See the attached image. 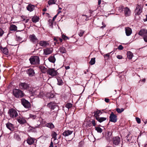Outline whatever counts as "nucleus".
Here are the masks:
<instances>
[{
	"instance_id": "obj_1",
	"label": "nucleus",
	"mask_w": 147,
	"mask_h": 147,
	"mask_svg": "<svg viewBox=\"0 0 147 147\" xmlns=\"http://www.w3.org/2000/svg\"><path fill=\"white\" fill-rule=\"evenodd\" d=\"M47 106L51 109L49 114L51 115L53 117L56 118L57 116L59 110L58 107L55 103L52 102L48 103Z\"/></svg>"
},
{
	"instance_id": "obj_2",
	"label": "nucleus",
	"mask_w": 147,
	"mask_h": 147,
	"mask_svg": "<svg viewBox=\"0 0 147 147\" xmlns=\"http://www.w3.org/2000/svg\"><path fill=\"white\" fill-rule=\"evenodd\" d=\"M29 60L32 65H38L40 63L39 58L37 56H31Z\"/></svg>"
},
{
	"instance_id": "obj_3",
	"label": "nucleus",
	"mask_w": 147,
	"mask_h": 147,
	"mask_svg": "<svg viewBox=\"0 0 147 147\" xmlns=\"http://www.w3.org/2000/svg\"><path fill=\"white\" fill-rule=\"evenodd\" d=\"M13 93L14 96L16 98H18L23 97L24 95V93L22 91L17 89H13Z\"/></svg>"
},
{
	"instance_id": "obj_4",
	"label": "nucleus",
	"mask_w": 147,
	"mask_h": 147,
	"mask_svg": "<svg viewBox=\"0 0 147 147\" xmlns=\"http://www.w3.org/2000/svg\"><path fill=\"white\" fill-rule=\"evenodd\" d=\"M8 113L10 117L12 118H14L17 117L18 115V114L17 111L13 108L9 110Z\"/></svg>"
},
{
	"instance_id": "obj_5",
	"label": "nucleus",
	"mask_w": 147,
	"mask_h": 147,
	"mask_svg": "<svg viewBox=\"0 0 147 147\" xmlns=\"http://www.w3.org/2000/svg\"><path fill=\"white\" fill-rule=\"evenodd\" d=\"M47 74L53 77L56 76L58 74L57 71L54 68H49L47 70Z\"/></svg>"
},
{
	"instance_id": "obj_6",
	"label": "nucleus",
	"mask_w": 147,
	"mask_h": 147,
	"mask_svg": "<svg viewBox=\"0 0 147 147\" xmlns=\"http://www.w3.org/2000/svg\"><path fill=\"white\" fill-rule=\"evenodd\" d=\"M21 102L22 105L26 109H29L31 108V104L30 103L24 98L21 99Z\"/></svg>"
},
{
	"instance_id": "obj_7",
	"label": "nucleus",
	"mask_w": 147,
	"mask_h": 147,
	"mask_svg": "<svg viewBox=\"0 0 147 147\" xmlns=\"http://www.w3.org/2000/svg\"><path fill=\"white\" fill-rule=\"evenodd\" d=\"M109 121L113 123H115L117 120V116L113 112H112L110 114L109 117Z\"/></svg>"
},
{
	"instance_id": "obj_8",
	"label": "nucleus",
	"mask_w": 147,
	"mask_h": 147,
	"mask_svg": "<svg viewBox=\"0 0 147 147\" xmlns=\"http://www.w3.org/2000/svg\"><path fill=\"white\" fill-rule=\"evenodd\" d=\"M19 85L20 88L22 90H27L29 87V85L25 83H20Z\"/></svg>"
},
{
	"instance_id": "obj_9",
	"label": "nucleus",
	"mask_w": 147,
	"mask_h": 147,
	"mask_svg": "<svg viewBox=\"0 0 147 147\" xmlns=\"http://www.w3.org/2000/svg\"><path fill=\"white\" fill-rule=\"evenodd\" d=\"M30 41L33 43H36L38 42V39L35 35L33 34L30 35L29 38Z\"/></svg>"
},
{
	"instance_id": "obj_10",
	"label": "nucleus",
	"mask_w": 147,
	"mask_h": 147,
	"mask_svg": "<svg viewBox=\"0 0 147 147\" xmlns=\"http://www.w3.org/2000/svg\"><path fill=\"white\" fill-rule=\"evenodd\" d=\"M142 12V8L140 5H138L135 10L136 15H140Z\"/></svg>"
},
{
	"instance_id": "obj_11",
	"label": "nucleus",
	"mask_w": 147,
	"mask_h": 147,
	"mask_svg": "<svg viewBox=\"0 0 147 147\" xmlns=\"http://www.w3.org/2000/svg\"><path fill=\"white\" fill-rule=\"evenodd\" d=\"M53 49L52 48H47L43 49L44 54L47 55L51 54L53 52Z\"/></svg>"
},
{
	"instance_id": "obj_12",
	"label": "nucleus",
	"mask_w": 147,
	"mask_h": 147,
	"mask_svg": "<svg viewBox=\"0 0 147 147\" xmlns=\"http://www.w3.org/2000/svg\"><path fill=\"white\" fill-rule=\"evenodd\" d=\"M124 13L126 17L128 16H130L131 11L127 7H125L123 9Z\"/></svg>"
},
{
	"instance_id": "obj_13",
	"label": "nucleus",
	"mask_w": 147,
	"mask_h": 147,
	"mask_svg": "<svg viewBox=\"0 0 147 147\" xmlns=\"http://www.w3.org/2000/svg\"><path fill=\"white\" fill-rule=\"evenodd\" d=\"M120 141V138L118 136L114 137L113 139V143L115 145H118L119 144Z\"/></svg>"
},
{
	"instance_id": "obj_14",
	"label": "nucleus",
	"mask_w": 147,
	"mask_h": 147,
	"mask_svg": "<svg viewBox=\"0 0 147 147\" xmlns=\"http://www.w3.org/2000/svg\"><path fill=\"white\" fill-rule=\"evenodd\" d=\"M18 122L21 124H24L26 123V121L25 118L22 117H19L17 118Z\"/></svg>"
},
{
	"instance_id": "obj_15",
	"label": "nucleus",
	"mask_w": 147,
	"mask_h": 147,
	"mask_svg": "<svg viewBox=\"0 0 147 147\" xmlns=\"http://www.w3.org/2000/svg\"><path fill=\"white\" fill-rule=\"evenodd\" d=\"M39 44L40 46L43 47H45L49 46V43L48 41H40L39 42Z\"/></svg>"
},
{
	"instance_id": "obj_16",
	"label": "nucleus",
	"mask_w": 147,
	"mask_h": 147,
	"mask_svg": "<svg viewBox=\"0 0 147 147\" xmlns=\"http://www.w3.org/2000/svg\"><path fill=\"white\" fill-rule=\"evenodd\" d=\"M126 35L129 36H130L132 33V30L131 28L129 27H125V28Z\"/></svg>"
},
{
	"instance_id": "obj_17",
	"label": "nucleus",
	"mask_w": 147,
	"mask_h": 147,
	"mask_svg": "<svg viewBox=\"0 0 147 147\" xmlns=\"http://www.w3.org/2000/svg\"><path fill=\"white\" fill-rule=\"evenodd\" d=\"M147 34V30L145 29H142L139 32L138 34L143 37L146 36Z\"/></svg>"
},
{
	"instance_id": "obj_18",
	"label": "nucleus",
	"mask_w": 147,
	"mask_h": 147,
	"mask_svg": "<svg viewBox=\"0 0 147 147\" xmlns=\"http://www.w3.org/2000/svg\"><path fill=\"white\" fill-rule=\"evenodd\" d=\"M27 73L29 76H34L35 72L34 69L32 68H30L27 70Z\"/></svg>"
},
{
	"instance_id": "obj_19",
	"label": "nucleus",
	"mask_w": 147,
	"mask_h": 147,
	"mask_svg": "<svg viewBox=\"0 0 147 147\" xmlns=\"http://www.w3.org/2000/svg\"><path fill=\"white\" fill-rule=\"evenodd\" d=\"M6 127L11 131H13L14 129V125L11 123L8 122L6 124Z\"/></svg>"
},
{
	"instance_id": "obj_20",
	"label": "nucleus",
	"mask_w": 147,
	"mask_h": 147,
	"mask_svg": "<svg viewBox=\"0 0 147 147\" xmlns=\"http://www.w3.org/2000/svg\"><path fill=\"white\" fill-rule=\"evenodd\" d=\"M73 132V131L69 130H65L63 133V135L64 136H67L70 135Z\"/></svg>"
},
{
	"instance_id": "obj_21",
	"label": "nucleus",
	"mask_w": 147,
	"mask_h": 147,
	"mask_svg": "<svg viewBox=\"0 0 147 147\" xmlns=\"http://www.w3.org/2000/svg\"><path fill=\"white\" fill-rule=\"evenodd\" d=\"M94 113V116L96 119V117H99V116L102 114V112L101 111V110H97L96 111H95Z\"/></svg>"
},
{
	"instance_id": "obj_22",
	"label": "nucleus",
	"mask_w": 147,
	"mask_h": 147,
	"mask_svg": "<svg viewBox=\"0 0 147 147\" xmlns=\"http://www.w3.org/2000/svg\"><path fill=\"white\" fill-rule=\"evenodd\" d=\"M27 142L29 145H31L34 143V140L33 138L30 137L28 138L27 140Z\"/></svg>"
},
{
	"instance_id": "obj_23",
	"label": "nucleus",
	"mask_w": 147,
	"mask_h": 147,
	"mask_svg": "<svg viewBox=\"0 0 147 147\" xmlns=\"http://www.w3.org/2000/svg\"><path fill=\"white\" fill-rule=\"evenodd\" d=\"M45 126L50 128L51 129H52L55 128L54 125L51 122L47 123L45 124Z\"/></svg>"
},
{
	"instance_id": "obj_24",
	"label": "nucleus",
	"mask_w": 147,
	"mask_h": 147,
	"mask_svg": "<svg viewBox=\"0 0 147 147\" xmlns=\"http://www.w3.org/2000/svg\"><path fill=\"white\" fill-rule=\"evenodd\" d=\"M26 8L28 11H32L34 9V5L30 4L26 7Z\"/></svg>"
},
{
	"instance_id": "obj_25",
	"label": "nucleus",
	"mask_w": 147,
	"mask_h": 147,
	"mask_svg": "<svg viewBox=\"0 0 147 147\" xmlns=\"http://www.w3.org/2000/svg\"><path fill=\"white\" fill-rule=\"evenodd\" d=\"M96 119L99 122L101 123L105 121L107 119L106 117H96Z\"/></svg>"
},
{
	"instance_id": "obj_26",
	"label": "nucleus",
	"mask_w": 147,
	"mask_h": 147,
	"mask_svg": "<svg viewBox=\"0 0 147 147\" xmlns=\"http://www.w3.org/2000/svg\"><path fill=\"white\" fill-rule=\"evenodd\" d=\"M1 50L4 54L6 55H8V51L7 49L6 48H1Z\"/></svg>"
},
{
	"instance_id": "obj_27",
	"label": "nucleus",
	"mask_w": 147,
	"mask_h": 147,
	"mask_svg": "<svg viewBox=\"0 0 147 147\" xmlns=\"http://www.w3.org/2000/svg\"><path fill=\"white\" fill-rule=\"evenodd\" d=\"M17 29V27L15 25L12 24L11 25L10 30L11 31H16Z\"/></svg>"
},
{
	"instance_id": "obj_28",
	"label": "nucleus",
	"mask_w": 147,
	"mask_h": 147,
	"mask_svg": "<svg viewBox=\"0 0 147 147\" xmlns=\"http://www.w3.org/2000/svg\"><path fill=\"white\" fill-rule=\"evenodd\" d=\"M127 55L128 59H130L132 58L133 55L131 52L129 51L127 53Z\"/></svg>"
},
{
	"instance_id": "obj_29",
	"label": "nucleus",
	"mask_w": 147,
	"mask_h": 147,
	"mask_svg": "<svg viewBox=\"0 0 147 147\" xmlns=\"http://www.w3.org/2000/svg\"><path fill=\"white\" fill-rule=\"evenodd\" d=\"M58 81L57 84L59 85H63V82L62 79L60 77H58L57 78Z\"/></svg>"
},
{
	"instance_id": "obj_30",
	"label": "nucleus",
	"mask_w": 147,
	"mask_h": 147,
	"mask_svg": "<svg viewBox=\"0 0 147 147\" xmlns=\"http://www.w3.org/2000/svg\"><path fill=\"white\" fill-rule=\"evenodd\" d=\"M48 60L49 61L53 63H54L55 61V59L54 56L49 57Z\"/></svg>"
},
{
	"instance_id": "obj_31",
	"label": "nucleus",
	"mask_w": 147,
	"mask_h": 147,
	"mask_svg": "<svg viewBox=\"0 0 147 147\" xmlns=\"http://www.w3.org/2000/svg\"><path fill=\"white\" fill-rule=\"evenodd\" d=\"M59 51L62 53H65L66 50L65 48L64 47H61L59 49Z\"/></svg>"
},
{
	"instance_id": "obj_32",
	"label": "nucleus",
	"mask_w": 147,
	"mask_h": 147,
	"mask_svg": "<svg viewBox=\"0 0 147 147\" xmlns=\"http://www.w3.org/2000/svg\"><path fill=\"white\" fill-rule=\"evenodd\" d=\"M40 68L41 70V71L44 73L47 72V69L44 66H41L40 67Z\"/></svg>"
},
{
	"instance_id": "obj_33",
	"label": "nucleus",
	"mask_w": 147,
	"mask_h": 147,
	"mask_svg": "<svg viewBox=\"0 0 147 147\" xmlns=\"http://www.w3.org/2000/svg\"><path fill=\"white\" fill-rule=\"evenodd\" d=\"M39 18L37 16H35L32 18V21L35 23L38 21Z\"/></svg>"
},
{
	"instance_id": "obj_34",
	"label": "nucleus",
	"mask_w": 147,
	"mask_h": 147,
	"mask_svg": "<svg viewBox=\"0 0 147 147\" xmlns=\"http://www.w3.org/2000/svg\"><path fill=\"white\" fill-rule=\"evenodd\" d=\"M57 0H49L48 2L49 5L55 4Z\"/></svg>"
},
{
	"instance_id": "obj_35",
	"label": "nucleus",
	"mask_w": 147,
	"mask_h": 147,
	"mask_svg": "<svg viewBox=\"0 0 147 147\" xmlns=\"http://www.w3.org/2000/svg\"><path fill=\"white\" fill-rule=\"evenodd\" d=\"M57 134L55 131H53L52 133L51 136H52V138L54 139V140H55L57 139Z\"/></svg>"
},
{
	"instance_id": "obj_36",
	"label": "nucleus",
	"mask_w": 147,
	"mask_h": 147,
	"mask_svg": "<svg viewBox=\"0 0 147 147\" xmlns=\"http://www.w3.org/2000/svg\"><path fill=\"white\" fill-rule=\"evenodd\" d=\"M95 58H92L91 59L90 61L89 62V63L90 64L92 65L94 64L95 62Z\"/></svg>"
},
{
	"instance_id": "obj_37",
	"label": "nucleus",
	"mask_w": 147,
	"mask_h": 147,
	"mask_svg": "<svg viewBox=\"0 0 147 147\" xmlns=\"http://www.w3.org/2000/svg\"><path fill=\"white\" fill-rule=\"evenodd\" d=\"M95 130L97 131L98 132L101 133L102 131V129L99 127H95Z\"/></svg>"
},
{
	"instance_id": "obj_38",
	"label": "nucleus",
	"mask_w": 147,
	"mask_h": 147,
	"mask_svg": "<svg viewBox=\"0 0 147 147\" xmlns=\"http://www.w3.org/2000/svg\"><path fill=\"white\" fill-rule=\"evenodd\" d=\"M124 7L122 6H120L118 8V10L119 12H121L123 11Z\"/></svg>"
},
{
	"instance_id": "obj_39",
	"label": "nucleus",
	"mask_w": 147,
	"mask_h": 147,
	"mask_svg": "<svg viewBox=\"0 0 147 147\" xmlns=\"http://www.w3.org/2000/svg\"><path fill=\"white\" fill-rule=\"evenodd\" d=\"M72 106V105L70 103H68L65 105V107L69 109V108L71 107Z\"/></svg>"
},
{
	"instance_id": "obj_40",
	"label": "nucleus",
	"mask_w": 147,
	"mask_h": 147,
	"mask_svg": "<svg viewBox=\"0 0 147 147\" xmlns=\"http://www.w3.org/2000/svg\"><path fill=\"white\" fill-rule=\"evenodd\" d=\"M84 32V31L82 30H80L78 33V34L81 37L83 35Z\"/></svg>"
},
{
	"instance_id": "obj_41",
	"label": "nucleus",
	"mask_w": 147,
	"mask_h": 147,
	"mask_svg": "<svg viewBox=\"0 0 147 147\" xmlns=\"http://www.w3.org/2000/svg\"><path fill=\"white\" fill-rule=\"evenodd\" d=\"M124 110V109L123 108H121V109L119 108H117L116 109V111L118 113H121Z\"/></svg>"
},
{
	"instance_id": "obj_42",
	"label": "nucleus",
	"mask_w": 147,
	"mask_h": 147,
	"mask_svg": "<svg viewBox=\"0 0 147 147\" xmlns=\"http://www.w3.org/2000/svg\"><path fill=\"white\" fill-rule=\"evenodd\" d=\"M47 96L49 98H53L54 97V95L52 93H49L47 94Z\"/></svg>"
},
{
	"instance_id": "obj_43",
	"label": "nucleus",
	"mask_w": 147,
	"mask_h": 147,
	"mask_svg": "<svg viewBox=\"0 0 147 147\" xmlns=\"http://www.w3.org/2000/svg\"><path fill=\"white\" fill-rule=\"evenodd\" d=\"M111 53V52L109 53H108L106 54L104 56V57L105 58H106V59H108L110 56V54Z\"/></svg>"
},
{
	"instance_id": "obj_44",
	"label": "nucleus",
	"mask_w": 147,
	"mask_h": 147,
	"mask_svg": "<svg viewBox=\"0 0 147 147\" xmlns=\"http://www.w3.org/2000/svg\"><path fill=\"white\" fill-rule=\"evenodd\" d=\"M4 33V32L3 30L0 28V37L2 36H3Z\"/></svg>"
},
{
	"instance_id": "obj_45",
	"label": "nucleus",
	"mask_w": 147,
	"mask_h": 147,
	"mask_svg": "<svg viewBox=\"0 0 147 147\" xmlns=\"http://www.w3.org/2000/svg\"><path fill=\"white\" fill-rule=\"evenodd\" d=\"M36 116L35 115H32V114L30 115V118H32L33 119H36Z\"/></svg>"
},
{
	"instance_id": "obj_46",
	"label": "nucleus",
	"mask_w": 147,
	"mask_h": 147,
	"mask_svg": "<svg viewBox=\"0 0 147 147\" xmlns=\"http://www.w3.org/2000/svg\"><path fill=\"white\" fill-rule=\"evenodd\" d=\"M136 120L138 123L140 124V123L141 120L139 118L137 117H136Z\"/></svg>"
},
{
	"instance_id": "obj_47",
	"label": "nucleus",
	"mask_w": 147,
	"mask_h": 147,
	"mask_svg": "<svg viewBox=\"0 0 147 147\" xmlns=\"http://www.w3.org/2000/svg\"><path fill=\"white\" fill-rule=\"evenodd\" d=\"M91 123L93 126H96V123L95 120H93L91 121Z\"/></svg>"
},
{
	"instance_id": "obj_48",
	"label": "nucleus",
	"mask_w": 147,
	"mask_h": 147,
	"mask_svg": "<svg viewBox=\"0 0 147 147\" xmlns=\"http://www.w3.org/2000/svg\"><path fill=\"white\" fill-rule=\"evenodd\" d=\"M62 38L64 40H67L69 39V38L67 36H66L64 35H62Z\"/></svg>"
},
{
	"instance_id": "obj_49",
	"label": "nucleus",
	"mask_w": 147,
	"mask_h": 147,
	"mask_svg": "<svg viewBox=\"0 0 147 147\" xmlns=\"http://www.w3.org/2000/svg\"><path fill=\"white\" fill-rule=\"evenodd\" d=\"M102 26L100 27L101 29H103L104 28H105L106 27V25L103 22H102Z\"/></svg>"
},
{
	"instance_id": "obj_50",
	"label": "nucleus",
	"mask_w": 147,
	"mask_h": 147,
	"mask_svg": "<svg viewBox=\"0 0 147 147\" xmlns=\"http://www.w3.org/2000/svg\"><path fill=\"white\" fill-rule=\"evenodd\" d=\"M58 37H55L54 38V40L55 41H56V43H59V42H58Z\"/></svg>"
},
{
	"instance_id": "obj_51",
	"label": "nucleus",
	"mask_w": 147,
	"mask_h": 147,
	"mask_svg": "<svg viewBox=\"0 0 147 147\" xmlns=\"http://www.w3.org/2000/svg\"><path fill=\"white\" fill-rule=\"evenodd\" d=\"M143 39L144 41L147 42V35L143 37Z\"/></svg>"
},
{
	"instance_id": "obj_52",
	"label": "nucleus",
	"mask_w": 147,
	"mask_h": 147,
	"mask_svg": "<svg viewBox=\"0 0 147 147\" xmlns=\"http://www.w3.org/2000/svg\"><path fill=\"white\" fill-rule=\"evenodd\" d=\"M119 50H122L123 49V47L121 45H120L119 46L118 48Z\"/></svg>"
},
{
	"instance_id": "obj_53",
	"label": "nucleus",
	"mask_w": 147,
	"mask_h": 147,
	"mask_svg": "<svg viewBox=\"0 0 147 147\" xmlns=\"http://www.w3.org/2000/svg\"><path fill=\"white\" fill-rule=\"evenodd\" d=\"M145 18L143 19V20L144 22H146L147 21V15H145Z\"/></svg>"
},
{
	"instance_id": "obj_54",
	"label": "nucleus",
	"mask_w": 147,
	"mask_h": 147,
	"mask_svg": "<svg viewBox=\"0 0 147 147\" xmlns=\"http://www.w3.org/2000/svg\"><path fill=\"white\" fill-rule=\"evenodd\" d=\"M117 58L119 59H120L122 58V56L120 55H117Z\"/></svg>"
},
{
	"instance_id": "obj_55",
	"label": "nucleus",
	"mask_w": 147,
	"mask_h": 147,
	"mask_svg": "<svg viewBox=\"0 0 147 147\" xmlns=\"http://www.w3.org/2000/svg\"><path fill=\"white\" fill-rule=\"evenodd\" d=\"M105 101L106 102H109V99L108 98H105Z\"/></svg>"
},
{
	"instance_id": "obj_56",
	"label": "nucleus",
	"mask_w": 147,
	"mask_h": 147,
	"mask_svg": "<svg viewBox=\"0 0 147 147\" xmlns=\"http://www.w3.org/2000/svg\"><path fill=\"white\" fill-rule=\"evenodd\" d=\"M49 147H53V143L52 141H51V142L50 145V146H49Z\"/></svg>"
},
{
	"instance_id": "obj_57",
	"label": "nucleus",
	"mask_w": 147,
	"mask_h": 147,
	"mask_svg": "<svg viewBox=\"0 0 147 147\" xmlns=\"http://www.w3.org/2000/svg\"><path fill=\"white\" fill-rule=\"evenodd\" d=\"M21 17L23 19V21H25V19H26V18L25 16H22Z\"/></svg>"
},
{
	"instance_id": "obj_58",
	"label": "nucleus",
	"mask_w": 147,
	"mask_h": 147,
	"mask_svg": "<svg viewBox=\"0 0 147 147\" xmlns=\"http://www.w3.org/2000/svg\"><path fill=\"white\" fill-rule=\"evenodd\" d=\"M58 14V13L57 14V15H55L53 17V20H52L53 21H54L55 20V19L56 18Z\"/></svg>"
},
{
	"instance_id": "obj_59",
	"label": "nucleus",
	"mask_w": 147,
	"mask_h": 147,
	"mask_svg": "<svg viewBox=\"0 0 147 147\" xmlns=\"http://www.w3.org/2000/svg\"><path fill=\"white\" fill-rule=\"evenodd\" d=\"M58 41L59 40L60 41V42H62L63 40L62 39H61L60 38H58Z\"/></svg>"
},
{
	"instance_id": "obj_60",
	"label": "nucleus",
	"mask_w": 147,
	"mask_h": 147,
	"mask_svg": "<svg viewBox=\"0 0 147 147\" xmlns=\"http://www.w3.org/2000/svg\"><path fill=\"white\" fill-rule=\"evenodd\" d=\"M101 0H98V5H99L100 4Z\"/></svg>"
},
{
	"instance_id": "obj_61",
	"label": "nucleus",
	"mask_w": 147,
	"mask_h": 147,
	"mask_svg": "<svg viewBox=\"0 0 147 147\" xmlns=\"http://www.w3.org/2000/svg\"><path fill=\"white\" fill-rule=\"evenodd\" d=\"M29 20V19H26L25 20V21H24L25 22V23H27L28 22Z\"/></svg>"
},
{
	"instance_id": "obj_62",
	"label": "nucleus",
	"mask_w": 147,
	"mask_h": 147,
	"mask_svg": "<svg viewBox=\"0 0 147 147\" xmlns=\"http://www.w3.org/2000/svg\"><path fill=\"white\" fill-rule=\"evenodd\" d=\"M65 68L66 69H69L70 68V67L69 66L65 67Z\"/></svg>"
},
{
	"instance_id": "obj_63",
	"label": "nucleus",
	"mask_w": 147,
	"mask_h": 147,
	"mask_svg": "<svg viewBox=\"0 0 147 147\" xmlns=\"http://www.w3.org/2000/svg\"><path fill=\"white\" fill-rule=\"evenodd\" d=\"M3 114L2 112L1 111V110H0V116L1 115Z\"/></svg>"
},
{
	"instance_id": "obj_64",
	"label": "nucleus",
	"mask_w": 147,
	"mask_h": 147,
	"mask_svg": "<svg viewBox=\"0 0 147 147\" xmlns=\"http://www.w3.org/2000/svg\"><path fill=\"white\" fill-rule=\"evenodd\" d=\"M47 10V9L46 8H44L43 9V11H46Z\"/></svg>"
}]
</instances>
